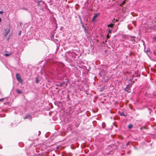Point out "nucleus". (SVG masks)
Returning <instances> with one entry per match:
<instances>
[{
  "instance_id": "obj_26",
  "label": "nucleus",
  "mask_w": 156,
  "mask_h": 156,
  "mask_svg": "<svg viewBox=\"0 0 156 156\" xmlns=\"http://www.w3.org/2000/svg\"><path fill=\"white\" fill-rule=\"evenodd\" d=\"M129 129H130L132 128V127H128Z\"/></svg>"
},
{
  "instance_id": "obj_32",
  "label": "nucleus",
  "mask_w": 156,
  "mask_h": 156,
  "mask_svg": "<svg viewBox=\"0 0 156 156\" xmlns=\"http://www.w3.org/2000/svg\"><path fill=\"white\" fill-rule=\"evenodd\" d=\"M126 145H128V143H126Z\"/></svg>"
},
{
  "instance_id": "obj_35",
  "label": "nucleus",
  "mask_w": 156,
  "mask_h": 156,
  "mask_svg": "<svg viewBox=\"0 0 156 156\" xmlns=\"http://www.w3.org/2000/svg\"><path fill=\"white\" fill-rule=\"evenodd\" d=\"M30 140V139H29V140Z\"/></svg>"
},
{
  "instance_id": "obj_11",
  "label": "nucleus",
  "mask_w": 156,
  "mask_h": 156,
  "mask_svg": "<svg viewBox=\"0 0 156 156\" xmlns=\"http://www.w3.org/2000/svg\"><path fill=\"white\" fill-rule=\"evenodd\" d=\"M108 27H112L113 26V24L112 23H111L110 24L108 25Z\"/></svg>"
},
{
  "instance_id": "obj_34",
  "label": "nucleus",
  "mask_w": 156,
  "mask_h": 156,
  "mask_svg": "<svg viewBox=\"0 0 156 156\" xmlns=\"http://www.w3.org/2000/svg\"><path fill=\"white\" fill-rule=\"evenodd\" d=\"M1 147H0V149H1L2 148V147L1 146Z\"/></svg>"
},
{
  "instance_id": "obj_13",
  "label": "nucleus",
  "mask_w": 156,
  "mask_h": 156,
  "mask_svg": "<svg viewBox=\"0 0 156 156\" xmlns=\"http://www.w3.org/2000/svg\"><path fill=\"white\" fill-rule=\"evenodd\" d=\"M22 9H23V10H26V11H28V9H27V8H25V7H23V8H22Z\"/></svg>"
},
{
  "instance_id": "obj_24",
  "label": "nucleus",
  "mask_w": 156,
  "mask_h": 156,
  "mask_svg": "<svg viewBox=\"0 0 156 156\" xmlns=\"http://www.w3.org/2000/svg\"><path fill=\"white\" fill-rule=\"evenodd\" d=\"M111 32V31L110 30H109L108 31V33H110Z\"/></svg>"
},
{
  "instance_id": "obj_14",
  "label": "nucleus",
  "mask_w": 156,
  "mask_h": 156,
  "mask_svg": "<svg viewBox=\"0 0 156 156\" xmlns=\"http://www.w3.org/2000/svg\"><path fill=\"white\" fill-rule=\"evenodd\" d=\"M82 27L83 29H84V28H86V27L84 26L83 24L82 25Z\"/></svg>"
},
{
  "instance_id": "obj_7",
  "label": "nucleus",
  "mask_w": 156,
  "mask_h": 156,
  "mask_svg": "<svg viewBox=\"0 0 156 156\" xmlns=\"http://www.w3.org/2000/svg\"><path fill=\"white\" fill-rule=\"evenodd\" d=\"M35 82L37 83H39V79H38V77H36V80H35Z\"/></svg>"
},
{
  "instance_id": "obj_31",
  "label": "nucleus",
  "mask_w": 156,
  "mask_h": 156,
  "mask_svg": "<svg viewBox=\"0 0 156 156\" xmlns=\"http://www.w3.org/2000/svg\"><path fill=\"white\" fill-rule=\"evenodd\" d=\"M142 128H143V127H140V129L141 130L143 129Z\"/></svg>"
},
{
  "instance_id": "obj_23",
  "label": "nucleus",
  "mask_w": 156,
  "mask_h": 156,
  "mask_svg": "<svg viewBox=\"0 0 156 156\" xmlns=\"http://www.w3.org/2000/svg\"><path fill=\"white\" fill-rule=\"evenodd\" d=\"M104 124H105V123H104V122H103V123H102V124L103 125H102V127H104Z\"/></svg>"
},
{
  "instance_id": "obj_6",
  "label": "nucleus",
  "mask_w": 156,
  "mask_h": 156,
  "mask_svg": "<svg viewBox=\"0 0 156 156\" xmlns=\"http://www.w3.org/2000/svg\"><path fill=\"white\" fill-rule=\"evenodd\" d=\"M65 83V82L63 81L62 82H59L58 84V86L60 87L62 86Z\"/></svg>"
},
{
  "instance_id": "obj_12",
  "label": "nucleus",
  "mask_w": 156,
  "mask_h": 156,
  "mask_svg": "<svg viewBox=\"0 0 156 156\" xmlns=\"http://www.w3.org/2000/svg\"><path fill=\"white\" fill-rule=\"evenodd\" d=\"M84 29V32H85V33L86 34H87L88 33V31H87V29L86 28L83 29Z\"/></svg>"
},
{
  "instance_id": "obj_27",
  "label": "nucleus",
  "mask_w": 156,
  "mask_h": 156,
  "mask_svg": "<svg viewBox=\"0 0 156 156\" xmlns=\"http://www.w3.org/2000/svg\"><path fill=\"white\" fill-rule=\"evenodd\" d=\"M134 148H135V149H137V147H134Z\"/></svg>"
},
{
  "instance_id": "obj_29",
  "label": "nucleus",
  "mask_w": 156,
  "mask_h": 156,
  "mask_svg": "<svg viewBox=\"0 0 156 156\" xmlns=\"http://www.w3.org/2000/svg\"><path fill=\"white\" fill-rule=\"evenodd\" d=\"M1 20H2V19H1V18H0V22H1Z\"/></svg>"
},
{
  "instance_id": "obj_8",
  "label": "nucleus",
  "mask_w": 156,
  "mask_h": 156,
  "mask_svg": "<svg viewBox=\"0 0 156 156\" xmlns=\"http://www.w3.org/2000/svg\"><path fill=\"white\" fill-rule=\"evenodd\" d=\"M16 92L18 94H21L22 93V92L19 89L16 90Z\"/></svg>"
},
{
  "instance_id": "obj_20",
  "label": "nucleus",
  "mask_w": 156,
  "mask_h": 156,
  "mask_svg": "<svg viewBox=\"0 0 156 156\" xmlns=\"http://www.w3.org/2000/svg\"><path fill=\"white\" fill-rule=\"evenodd\" d=\"M3 13V11H0V14H2Z\"/></svg>"
},
{
  "instance_id": "obj_15",
  "label": "nucleus",
  "mask_w": 156,
  "mask_h": 156,
  "mask_svg": "<svg viewBox=\"0 0 156 156\" xmlns=\"http://www.w3.org/2000/svg\"><path fill=\"white\" fill-rule=\"evenodd\" d=\"M153 39L155 41H156V36L153 37Z\"/></svg>"
},
{
  "instance_id": "obj_25",
  "label": "nucleus",
  "mask_w": 156,
  "mask_h": 156,
  "mask_svg": "<svg viewBox=\"0 0 156 156\" xmlns=\"http://www.w3.org/2000/svg\"><path fill=\"white\" fill-rule=\"evenodd\" d=\"M21 33V31H20L19 33V34L20 35Z\"/></svg>"
},
{
  "instance_id": "obj_16",
  "label": "nucleus",
  "mask_w": 156,
  "mask_h": 156,
  "mask_svg": "<svg viewBox=\"0 0 156 156\" xmlns=\"http://www.w3.org/2000/svg\"><path fill=\"white\" fill-rule=\"evenodd\" d=\"M127 127H133V125L132 124H129V125Z\"/></svg>"
},
{
  "instance_id": "obj_30",
  "label": "nucleus",
  "mask_w": 156,
  "mask_h": 156,
  "mask_svg": "<svg viewBox=\"0 0 156 156\" xmlns=\"http://www.w3.org/2000/svg\"><path fill=\"white\" fill-rule=\"evenodd\" d=\"M149 52V50H147V53L148 52Z\"/></svg>"
},
{
  "instance_id": "obj_28",
  "label": "nucleus",
  "mask_w": 156,
  "mask_h": 156,
  "mask_svg": "<svg viewBox=\"0 0 156 156\" xmlns=\"http://www.w3.org/2000/svg\"><path fill=\"white\" fill-rule=\"evenodd\" d=\"M58 148H59V146H58V147H56V148H57V149H58Z\"/></svg>"
},
{
  "instance_id": "obj_5",
  "label": "nucleus",
  "mask_w": 156,
  "mask_h": 156,
  "mask_svg": "<svg viewBox=\"0 0 156 156\" xmlns=\"http://www.w3.org/2000/svg\"><path fill=\"white\" fill-rule=\"evenodd\" d=\"M32 118V116L29 115H27L26 116H25L23 119H31Z\"/></svg>"
},
{
  "instance_id": "obj_9",
  "label": "nucleus",
  "mask_w": 156,
  "mask_h": 156,
  "mask_svg": "<svg viewBox=\"0 0 156 156\" xmlns=\"http://www.w3.org/2000/svg\"><path fill=\"white\" fill-rule=\"evenodd\" d=\"M12 53L11 52L9 54H7V53L5 54V56L6 57H7V56H8L10 55H11L12 54Z\"/></svg>"
},
{
  "instance_id": "obj_10",
  "label": "nucleus",
  "mask_w": 156,
  "mask_h": 156,
  "mask_svg": "<svg viewBox=\"0 0 156 156\" xmlns=\"http://www.w3.org/2000/svg\"><path fill=\"white\" fill-rule=\"evenodd\" d=\"M119 115L120 116H124L125 117H126V115H125L123 112L121 113Z\"/></svg>"
},
{
  "instance_id": "obj_2",
  "label": "nucleus",
  "mask_w": 156,
  "mask_h": 156,
  "mask_svg": "<svg viewBox=\"0 0 156 156\" xmlns=\"http://www.w3.org/2000/svg\"><path fill=\"white\" fill-rule=\"evenodd\" d=\"M16 77L17 80L20 83H22V80L21 78L20 75L18 73L16 74Z\"/></svg>"
},
{
  "instance_id": "obj_1",
  "label": "nucleus",
  "mask_w": 156,
  "mask_h": 156,
  "mask_svg": "<svg viewBox=\"0 0 156 156\" xmlns=\"http://www.w3.org/2000/svg\"><path fill=\"white\" fill-rule=\"evenodd\" d=\"M132 84H129L125 88L124 90L125 91H127L128 93H130L131 92L130 88L132 87Z\"/></svg>"
},
{
  "instance_id": "obj_4",
  "label": "nucleus",
  "mask_w": 156,
  "mask_h": 156,
  "mask_svg": "<svg viewBox=\"0 0 156 156\" xmlns=\"http://www.w3.org/2000/svg\"><path fill=\"white\" fill-rule=\"evenodd\" d=\"M5 36H7V35L8 34L9 32L10 31V30L9 29H7L5 30Z\"/></svg>"
},
{
  "instance_id": "obj_18",
  "label": "nucleus",
  "mask_w": 156,
  "mask_h": 156,
  "mask_svg": "<svg viewBox=\"0 0 156 156\" xmlns=\"http://www.w3.org/2000/svg\"><path fill=\"white\" fill-rule=\"evenodd\" d=\"M109 37H110V36H109V34H108V35H107V39H108V38H109Z\"/></svg>"
},
{
  "instance_id": "obj_22",
  "label": "nucleus",
  "mask_w": 156,
  "mask_h": 156,
  "mask_svg": "<svg viewBox=\"0 0 156 156\" xmlns=\"http://www.w3.org/2000/svg\"><path fill=\"white\" fill-rule=\"evenodd\" d=\"M125 1H123L122 2V4H124L125 3Z\"/></svg>"
},
{
  "instance_id": "obj_33",
  "label": "nucleus",
  "mask_w": 156,
  "mask_h": 156,
  "mask_svg": "<svg viewBox=\"0 0 156 156\" xmlns=\"http://www.w3.org/2000/svg\"><path fill=\"white\" fill-rule=\"evenodd\" d=\"M39 133H41V132H40V131H39Z\"/></svg>"
},
{
  "instance_id": "obj_3",
  "label": "nucleus",
  "mask_w": 156,
  "mask_h": 156,
  "mask_svg": "<svg viewBox=\"0 0 156 156\" xmlns=\"http://www.w3.org/2000/svg\"><path fill=\"white\" fill-rule=\"evenodd\" d=\"M100 15V13H96V14L94 15L91 20V22H93L95 21L96 18Z\"/></svg>"
},
{
  "instance_id": "obj_17",
  "label": "nucleus",
  "mask_w": 156,
  "mask_h": 156,
  "mask_svg": "<svg viewBox=\"0 0 156 156\" xmlns=\"http://www.w3.org/2000/svg\"><path fill=\"white\" fill-rule=\"evenodd\" d=\"M4 100V98H2L1 99H0V101H3Z\"/></svg>"
},
{
  "instance_id": "obj_19",
  "label": "nucleus",
  "mask_w": 156,
  "mask_h": 156,
  "mask_svg": "<svg viewBox=\"0 0 156 156\" xmlns=\"http://www.w3.org/2000/svg\"><path fill=\"white\" fill-rule=\"evenodd\" d=\"M78 18H79V19H80V21L81 20H82L81 17L80 16H79Z\"/></svg>"
},
{
  "instance_id": "obj_21",
  "label": "nucleus",
  "mask_w": 156,
  "mask_h": 156,
  "mask_svg": "<svg viewBox=\"0 0 156 156\" xmlns=\"http://www.w3.org/2000/svg\"><path fill=\"white\" fill-rule=\"evenodd\" d=\"M80 23H81V24L82 25V24H83V22H82V20H80Z\"/></svg>"
}]
</instances>
